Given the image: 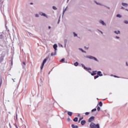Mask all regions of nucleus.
I'll list each match as a JSON object with an SVG mask.
<instances>
[{
    "mask_svg": "<svg viewBox=\"0 0 128 128\" xmlns=\"http://www.w3.org/2000/svg\"><path fill=\"white\" fill-rule=\"evenodd\" d=\"M53 48L54 50V52H52L51 54V56H56V50H58V49H57V48H58V44H54V46H53Z\"/></svg>",
    "mask_w": 128,
    "mask_h": 128,
    "instance_id": "f257e3e1",
    "label": "nucleus"
},
{
    "mask_svg": "<svg viewBox=\"0 0 128 128\" xmlns=\"http://www.w3.org/2000/svg\"><path fill=\"white\" fill-rule=\"evenodd\" d=\"M90 128H100V124H95L94 122H92L90 124Z\"/></svg>",
    "mask_w": 128,
    "mask_h": 128,
    "instance_id": "f03ea898",
    "label": "nucleus"
},
{
    "mask_svg": "<svg viewBox=\"0 0 128 128\" xmlns=\"http://www.w3.org/2000/svg\"><path fill=\"white\" fill-rule=\"evenodd\" d=\"M86 58H90V60H96V62H98V59H96V57H94L92 56H86Z\"/></svg>",
    "mask_w": 128,
    "mask_h": 128,
    "instance_id": "7ed1b4c3",
    "label": "nucleus"
},
{
    "mask_svg": "<svg viewBox=\"0 0 128 128\" xmlns=\"http://www.w3.org/2000/svg\"><path fill=\"white\" fill-rule=\"evenodd\" d=\"M46 62V58L44 59V60H43L40 66V70H42V68H44V64Z\"/></svg>",
    "mask_w": 128,
    "mask_h": 128,
    "instance_id": "20e7f679",
    "label": "nucleus"
},
{
    "mask_svg": "<svg viewBox=\"0 0 128 128\" xmlns=\"http://www.w3.org/2000/svg\"><path fill=\"white\" fill-rule=\"evenodd\" d=\"M39 14L42 16H44L45 18H48V15L42 12H40Z\"/></svg>",
    "mask_w": 128,
    "mask_h": 128,
    "instance_id": "39448f33",
    "label": "nucleus"
},
{
    "mask_svg": "<svg viewBox=\"0 0 128 128\" xmlns=\"http://www.w3.org/2000/svg\"><path fill=\"white\" fill-rule=\"evenodd\" d=\"M100 24H102V26H106V22H104L102 20H100L99 21Z\"/></svg>",
    "mask_w": 128,
    "mask_h": 128,
    "instance_id": "423d86ee",
    "label": "nucleus"
},
{
    "mask_svg": "<svg viewBox=\"0 0 128 128\" xmlns=\"http://www.w3.org/2000/svg\"><path fill=\"white\" fill-rule=\"evenodd\" d=\"M122 6H124L125 8H128V4H126V3L122 2Z\"/></svg>",
    "mask_w": 128,
    "mask_h": 128,
    "instance_id": "0eeeda50",
    "label": "nucleus"
},
{
    "mask_svg": "<svg viewBox=\"0 0 128 128\" xmlns=\"http://www.w3.org/2000/svg\"><path fill=\"white\" fill-rule=\"evenodd\" d=\"M98 76H102L103 74L102 73V72L99 71L97 72Z\"/></svg>",
    "mask_w": 128,
    "mask_h": 128,
    "instance_id": "6e6552de",
    "label": "nucleus"
},
{
    "mask_svg": "<svg viewBox=\"0 0 128 128\" xmlns=\"http://www.w3.org/2000/svg\"><path fill=\"white\" fill-rule=\"evenodd\" d=\"M94 120V117L92 116L88 120L89 122H92Z\"/></svg>",
    "mask_w": 128,
    "mask_h": 128,
    "instance_id": "1a4fd4ad",
    "label": "nucleus"
},
{
    "mask_svg": "<svg viewBox=\"0 0 128 128\" xmlns=\"http://www.w3.org/2000/svg\"><path fill=\"white\" fill-rule=\"evenodd\" d=\"M96 74H98L97 71H93L91 73V75L96 76Z\"/></svg>",
    "mask_w": 128,
    "mask_h": 128,
    "instance_id": "9d476101",
    "label": "nucleus"
},
{
    "mask_svg": "<svg viewBox=\"0 0 128 128\" xmlns=\"http://www.w3.org/2000/svg\"><path fill=\"white\" fill-rule=\"evenodd\" d=\"M114 32L116 34H120V30H115L114 31Z\"/></svg>",
    "mask_w": 128,
    "mask_h": 128,
    "instance_id": "9b49d317",
    "label": "nucleus"
},
{
    "mask_svg": "<svg viewBox=\"0 0 128 128\" xmlns=\"http://www.w3.org/2000/svg\"><path fill=\"white\" fill-rule=\"evenodd\" d=\"M79 50L82 52H84V54H86V52L84 51L82 48H79Z\"/></svg>",
    "mask_w": 128,
    "mask_h": 128,
    "instance_id": "f8f14e48",
    "label": "nucleus"
},
{
    "mask_svg": "<svg viewBox=\"0 0 128 128\" xmlns=\"http://www.w3.org/2000/svg\"><path fill=\"white\" fill-rule=\"evenodd\" d=\"M0 38L2 40L4 38V34L2 33H0Z\"/></svg>",
    "mask_w": 128,
    "mask_h": 128,
    "instance_id": "ddd939ff",
    "label": "nucleus"
},
{
    "mask_svg": "<svg viewBox=\"0 0 128 128\" xmlns=\"http://www.w3.org/2000/svg\"><path fill=\"white\" fill-rule=\"evenodd\" d=\"M81 66L82 68H84V70H88V68L86 67V66H84V64H81Z\"/></svg>",
    "mask_w": 128,
    "mask_h": 128,
    "instance_id": "4468645a",
    "label": "nucleus"
},
{
    "mask_svg": "<svg viewBox=\"0 0 128 128\" xmlns=\"http://www.w3.org/2000/svg\"><path fill=\"white\" fill-rule=\"evenodd\" d=\"M87 70H88V72H89V74H92V72H90V70H92V69L90 68H88Z\"/></svg>",
    "mask_w": 128,
    "mask_h": 128,
    "instance_id": "2eb2a0df",
    "label": "nucleus"
},
{
    "mask_svg": "<svg viewBox=\"0 0 128 128\" xmlns=\"http://www.w3.org/2000/svg\"><path fill=\"white\" fill-rule=\"evenodd\" d=\"M72 128H78V126H76V125H74V124H72Z\"/></svg>",
    "mask_w": 128,
    "mask_h": 128,
    "instance_id": "dca6fc26",
    "label": "nucleus"
},
{
    "mask_svg": "<svg viewBox=\"0 0 128 128\" xmlns=\"http://www.w3.org/2000/svg\"><path fill=\"white\" fill-rule=\"evenodd\" d=\"M68 114L70 116H72V112H68Z\"/></svg>",
    "mask_w": 128,
    "mask_h": 128,
    "instance_id": "f3484780",
    "label": "nucleus"
},
{
    "mask_svg": "<svg viewBox=\"0 0 128 128\" xmlns=\"http://www.w3.org/2000/svg\"><path fill=\"white\" fill-rule=\"evenodd\" d=\"M96 4H98V6H104L102 4L100 3V2H95Z\"/></svg>",
    "mask_w": 128,
    "mask_h": 128,
    "instance_id": "a211bd4d",
    "label": "nucleus"
},
{
    "mask_svg": "<svg viewBox=\"0 0 128 128\" xmlns=\"http://www.w3.org/2000/svg\"><path fill=\"white\" fill-rule=\"evenodd\" d=\"M122 15H120V14H118L116 15V17L117 18H122Z\"/></svg>",
    "mask_w": 128,
    "mask_h": 128,
    "instance_id": "6ab92c4d",
    "label": "nucleus"
},
{
    "mask_svg": "<svg viewBox=\"0 0 128 128\" xmlns=\"http://www.w3.org/2000/svg\"><path fill=\"white\" fill-rule=\"evenodd\" d=\"M84 124H86V120H82L81 122V124H82V126H84Z\"/></svg>",
    "mask_w": 128,
    "mask_h": 128,
    "instance_id": "aec40b11",
    "label": "nucleus"
},
{
    "mask_svg": "<svg viewBox=\"0 0 128 128\" xmlns=\"http://www.w3.org/2000/svg\"><path fill=\"white\" fill-rule=\"evenodd\" d=\"M58 46L60 48H64V46H62V44H58Z\"/></svg>",
    "mask_w": 128,
    "mask_h": 128,
    "instance_id": "412c9836",
    "label": "nucleus"
},
{
    "mask_svg": "<svg viewBox=\"0 0 128 128\" xmlns=\"http://www.w3.org/2000/svg\"><path fill=\"white\" fill-rule=\"evenodd\" d=\"M74 66H78V62H76L74 64Z\"/></svg>",
    "mask_w": 128,
    "mask_h": 128,
    "instance_id": "4be33fe9",
    "label": "nucleus"
},
{
    "mask_svg": "<svg viewBox=\"0 0 128 128\" xmlns=\"http://www.w3.org/2000/svg\"><path fill=\"white\" fill-rule=\"evenodd\" d=\"M74 36L76 38V36H78V34H76V32H73Z\"/></svg>",
    "mask_w": 128,
    "mask_h": 128,
    "instance_id": "5701e85b",
    "label": "nucleus"
},
{
    "mask_svg": "<svg viewBox=\"0 0 128 128\" xmlns=\"http://www.w3.org/2000/svg\"><path fill=\"white\" fill-rule=\"evenodd\" d=\"M52 8L53 10H58V8H56V7L55 6H53Z\"/></svg>",
    "mask_w": 128,
    "mask_h": 128,
    "instance_id": "b1692460",
    "label": "nucleus"
},
{
    "mask_svg": "<svg viewBox=\"0 0 128 128\" xmlns=\"http://www.w3.org/2000/svg\"><path fill=\"white\" fill-rule=\"evenodd\" d=\"M100 106H102V102H99Z\"/></svg>",
    "mask_w": 128,
    "mask_h": 128,
    "instance_id": "393cba45",
    "label": "nucleus"
},
{
    "mask_svg": "<svg viewBox=\"0 0 128 128\" xmlns=\"http://www.w3.org/2000/svg\"><path fill=\"white\" fill-rule=\"evenodd\" d=\"M124 24H128V20H124Z\"/></svg>",
    "mask_w": 128,
    "mask_h": 128,
    "instance_id": "a878e982",
    "label": "nucleus"
},
{
    "mask_svg": "<svg viewBox=\"0 0 128 128\" xmlns=\"http://www.w3.org/2000/svg\"><path fill=\"white\" fill-rule=\"evenodd\" d=\"M73 120L74 122H78V118H75Z\"/></svg>",
    "mask_w": 128,
    "mask_h": 128,
    "instance_id": "bb28decb",
    "label": "nucleus"
},
{
    "mask_svg": "<svg viewBox=\"0 0 128 128\" xmlns=\"http://www.w3.org/2000/svg\"><path fill=\"white\" fill-rule=\"evenodd\" d=\"M35 16L36 18H40V15L38 14H36Z\"/></svg>",
    "mask_w": 128,
    "mask_h": 128,
    "instance_id": "cd10ccee",
    "label": "nucleus"
},
{
    "mask_svg": "<svg viewBox=\"0 0 128 128\" xmlns=\"http://www.w3.org/2000/svg\"><path fill=\"white\" fill-rule=\"evenodd\" d=\"M66 8L63 10V14H64V12H66Z\"/></svg>",
    "mask_w": 128,
    "mask_h": 128,
    "instance_id": "c85d7f7f",
    "label": "nucleus"
},
{
    "mask_svg": "<svg viewBox=\"0 0 128 128\" xmlns=\"http://www.w3.org/2000/svg\"><path fill=\"white\" fill-rule=\"evenodd\" d=\"M96 108H94V109L92 110V112H96Z\"/></svg>",
    "mask_w": 128,
    "mask_h": 128,
    "instance_id": "c756f323",
    "label": "nucleus"
},
{
    "mask_svg": "<svg viewBox=\"0 0 128 128\" xmlns=\"http://www.w3.org/2000/svg\"><path fill=\"white\" fill-rule=\"evenodd\" d=\"M85 114H86V116H88V114H90V112H86L85 113Z\"/></svg>",
    "mask_w": 128,
    "mask_h": 128,
    "instance_id": "7c9ffc66",
    "label": "nucleus"
},
{
    "mask_svg": "<svg viewBox=\"0 0 128 128\" xmlns=\"http://www.w3.org/2000/svg\"><path fill=\"white\" fill-rule=\"evenodd\" d=\"M60 62H64V58H62L60 60Z\"/></svg>",
    "mask_w": 128,
    "mask_h": 128,
    "instance_id": "2f4dec72",
    "label": "nucleus"
},
{
    "mask_svg": "<svg viewBox=\"0 0 128 128\" xmlns=\"http://www.w3.org/2000/svg\"><path fill=\"white\" fill-rule=\"evenodd\" d=\"M98 112H100V107H98V108H97Z\"/></svg>",
    "mask_w": 128,
    "mask_h": 128,
    "instance_id": "473e14b6",
    "label": "nucleus"
},
{
    "mask_svg": "<svg viewBox=\"0 0 128 128\" xmlns=\"http://www.w3.org/2000/svg\"><path fill=\"white\" fill-rule=\"evenodd\" d=\"M98 78V75L95 76L94 77V78L96 80V78Z\"/></svg>",
    "mask_w": 128,
    "mask_h": 128,
    "instance_id": "72a5a7b5",
    "label": "nucleus"
},
{
    "mask_svg": "<svg viewBox=\"0 0 128 128\" xmlns=\"http://www.w3.org/2000/svg\"><path fill=\"white\" fill-rule=\"evenodd\" d=\"M68 122H70V120H72L70 119V118H68Z\"/></svg>",
    "mask_w": 128,
    "mask_h": 128,
    "instance_id": "f704fd0d",
    "label": "nucleus"
},
{
    "mask_svg": "<svg viewBox=\"0 0 128 128\" xmlns=\"http://www.w3.org/2000/svg\"><path fill=\"white\" fill-rule=\"evenodd\" d=\"M115 38H116L117 40H119L120 37H118V36H116Z\"/></svg>",
    "mask_w": 128,
    "mask_h": 128,
    "instance_id": "c9c22d12",
    "label": "nucleus"
},
{
    "mask_svg": "<svg viewBox=\"0 0 128 128\" xmlns=\"http://www.w3.org/2000/svg\"><path fill=\"white\" fill-rule=\"evenodd\" d=\"M120 9L121 10H124V8L123 6H121Z\"/></svg>",
    "mask_w": 128,
    "mask_h": 128,
    "instance_id": "e433bc0d",
    "label": "nucleus"
},
{
    "mask_svg": "<svg viewBox=\"0 0 128 128\" xmlns=\"http://www.w3.org/2000/svg\"><path fill=\"white\" fill-rule=\"evenodd\" d=\"M48 30H50V28H52V27L50 26H48Z\"/></svg>",
    "mask_w": 128,
    "mask_h": 128,
    "instance_id": "4c0bfd02",
    "label": "nucleus"
},
{
    "mask_svg": "<svg viewBox=\"0 0 128 128\" xmlns=\"http://www.w3.org/2000/svg\"><path fill=\"white\" fill-rule=\"evenodd\" d=\"M114 78H120V77L116 76H114Z\"/></svg>",
    "mask_w": 128,
    "mask_h": 128,
    "instance_id": "58836bf2",
    "label": "nucleus"
},
{
    "mask_svg": "<svg viewBox=\"0 0 128 128\" xmlns=\"http://www.w3.org/2000/svg\"><path fill=\"white\" fill-rule=\"evenodd\" d=\"M126 66H128V62H126Z\"/></svg>",
    "mask_w": 128,
    "mask_h": 128,
    "instance_id": "ea45409f",
    "label": "nucleus"
},
{
    "mask_svg": "<svg viewBox=\"0 0 128 128\" xmlns=\"http://www.w3.org/2000/svg\"><path fill=\"white\" fill-rule=\"evenodd\" d=\"M82 118H80V120H82Z\"/></svg>",
    "mask_w": 128,
    "mask_h": 128,
    "instance_id": "a19ab883",
    "label": "nucleus"
},
{
    "mask_svg": "<svg viewBox=\"0 0 128 128\" xmlns=\"http://www.w3.org/2000/svg\"><path fill=\"white\" fill-rule=\"evenodd\" d=\"M106 8H108V10H110V7L108 6H106Z\"/></svg>",
    "mask_w": 128,
    "mask_h": 128,
    "instance_id": "79ce46f5",
    "label": "nucleus"
},
{
    "mask_svg": "<svg viewBox=\"0 0 128 128\" xmlns=\"http://www.w3.org/2000/svg\"><path fill=\"white\" fill-rule=\"evenodd\" d=\"M16 120H18V114H16Z\"/></svg>",
    "mask_w": 128,
    "mask_h": 128,
    "instance_id": "37998d69",
    "label": "nucleus"
},
{
    "mask_svg": "<svg viewBox=\"0 0 128 128\" xmlns=\"http://www.w3.org/2000/svg\"><path fill=\"white\" fill-rule=\"evenodd\" d=\"M23 64H24V66H26V63H24V62H23Z\"/></svg>",
    "mask_w": 128,
    "mask_h": 128,
    "instance_id": "c03bdc74",
    "label": "nucleus"
},
{
    "mask_svg": "<svg viewBox=\"0 0 128 128\" xmlns=\"http://www.w3.org/2000/svg\"><path fill=\"white\" fill-rule=\"evenodd\" d=\"M78 116H80V114H78Z\"/></svg>",
    "mask_w": 128,
    "mask_h": 128,
    "instance_id": "a18cd8bd",
    "label": "nucleus"
},
{
    "mask_svg": "<svg viewBox=\"0 0 128 128\" xmlns=\"http://www.w3.org/2000/svg\"><path fill=\"white\" fill-rule=\"evenodd\" d=\"M12 80L13 82H14V80L13 78H12Z\"/></svg>",
    "mask_w": 128,
    "mask_h": 128,
    "instance_id": "49530a36",
    "label": "nucleus"
},
{
    "mask_svg": "<svg viewBox=\"0 0 128 128\" xmlns=\"http://www.w3.org/2000/svg\"><path fill=\"white\" fill-rule=\"evenodd\" d=\"M126 10H127V12H128V9H126Z\"/></svg>",
    "mask_w": 128,
    "mask_h": 128,
    "instance_id": "de8ad7c7",
    "label": "nucleus"
},
{
    "mask_svg": "<svg viewBox=\"0 0 128 128\" xmlns=\"http://www.w3.org/2000/svg\"><path fill=\"white\" fill-rule=\"evenodd\" d=\"M101 34H102V32L100 31Z\"/></svg>",
    "mask_w": 128,
    "mask_h": 128,
    "instance_id": "09e8293b",
    "label": "nucleus"
},
{
    "mask_svg": "<svg viewBox=\"0 0 128 128\" xmlns=\"http://www.w3.org/2000/svg\"><path fill=\"white\" fill-rule=\"evenodd\" d=\"M113 75H111V76H112Z\"/></svg>",
    "mask_w": 128,
    "mask_h": 128,
    "instance_id": "8fccbe9b",
    "label": "nucleus"
},
{
    "mask_svg": "<svg viewBox=\"0 0 128 128\" xmlns=\"http://www.w3.org/2000/svg\"><path fill=\"white\" fill-rule=\"evenodd\" d=\"M65 47H66V44H65Z\"/></svg>",
    "mask_w": 128,
    "mask_h": 128,
    "instance_id": "3c124183",
    "label": "nucleus"
}]
</instances>
